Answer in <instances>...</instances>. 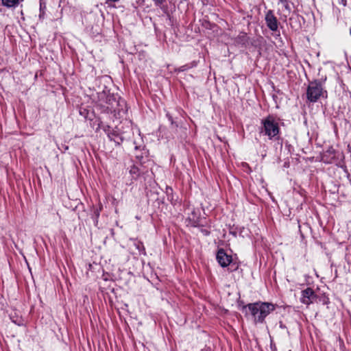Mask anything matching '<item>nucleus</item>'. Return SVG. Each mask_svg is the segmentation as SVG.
<instances>
[{"label": "nucleus", "instance_id": "nucleus-5", "mask_svg": "<svg viewBox=\"0 0 351 351\" xmlns=\"http://www.w3.org/2000/svg\"><path fill=\"white\" fill-rule=\"evenodd\" d=\"M186 221L188 222L187 226L192 227H202L204 226L202 219L200 217V212L198 209H193Z\"/></svg>", "mask_w": 351, "mask_h": 351}, {"label": "nucleus", "instance_id": "nucleus-2", "mask_svg": "<svg viewBox=\"0 0 351 351\" xmlns=\"http://www.w3.org/2000/svg\"><path fill=\"white\" fill-rule=\"evenodd\" d=\"M260 134L267 136L271 141L280 139V119L274 114H269L261 121Z\"/></svg>", "mask_w": 351, "mask_h": 351}, {"label": "nucleus", "instance_id": "nucleus-17", "mask_svg": "<svg viewBox=\"0 0 351 351\" xmlns=\"http://www.w3.org/2000/svg\"><path fill=\"white\" fill-rule=\"evenodd\" d=\"M46 8V5L44 3L40 2V17H43L45 14V10Z\"/></svg>", "mask_w": 351, "mask_h": 351}, {"label": "nucleus", "instance_id": "nucleus-3", "mask_svg": "<svg viewBox=\"0 0 351 351\" xmlns=\"http://www.w3.org/2000/svg\"><path fill=\"white\" fill-rule=\"evenodd\" d=\"M251 313L256 323H263L265 317L276 309V305L270 302H258L245 306Z\"/></svg>", "mask_w": 351, "mask_h": 351}, {"label": "nucleus", "instance_id": "nucleus-14", "mask_svg": "<svg viewBox=\"0 0 351 351\" xmlns=\"http://www.w3.org/2000/svg\"><path fill=\"white\" fill-rule=\"evenodd\" d=\"M101 210H102V205L101 204H99V208H95L93 209V213L92 217H93L95 224H97L98 223V219L99 217L100 212L101 211Z\"/></svg>", "mask_w": 351, "mask_h": 351}, {"label": "nucleus", "instance_id": "nucleus-8", "mask_svg": "<svg viewBox=\"0 0 351 351\" xmlns=\"http://www.w3.org/2000/svg\"><path fill=\"white\" fill-rule=\"evenodd\" d=\"M216 258L218 263L222 267H226L230 265L232 261L231 255H228L226 251L221 248L217 251Z\"/></svg>", "mask_w": 351, "mask_h": 351}, {"label": "nucleus", "instance_id": "nucleus-24", "mask_svg": "<svg viewBox=\"0 0 351 351\" xmlns=\"http://www.w3.org/2000/svg\"><path fill=\"white\" fill-rule=\"evenodd\" d=\"M341 3H342L343 5H346V0H341Z\"/></svg>", "mask_w": 351, "mask_h": 351}, {"label": "nucleus", "instance_id": "nucleus-4", "mask_svg": "<svg viewBox=\"0 0 351 351\" xmlns=\"http://www.w3.org/2000/svg\"><path fill=\"white\" fill-rule=\"evenodd\" d=\"M328 93L322 82L314 80L309 82L306 89V99L311 103H315L321 98H327Z\"/></svg>", "mask_w": 351, "mask_h": 351}, {"label": "nucleus", "instance_id": "nucleus-15", "mask_svg": "<svg viewBox=\"0 0 351 351\" xmlns=\"http://www.w3.org/2000/svg\"><path fill=\"white\" fill-rule=\"evenodd\" d=\"M103 130L108 136V137H112L114 136L113 131L114 130L111 129L109 125H105L103 127Z\"/></svg>", "mask_w": 351, "mask_h": 351}, {"label": "nucleus", "instance_id": "nucleus-7", "mask_svg": "<svg viewBox=\"0 0 351 351\" xmlns=\"http://www.w3.org/2000/svg\"><path fill=\"white\" fill-rule=\"evenodd\" d=\"M265 20L267 27L271 31L275 32L278 29V21L272 10L267 11Z\"/></svg>", "mask_w": 351, "mask_h": 351}, {"label": "nucleus", "instance_id": "nucleus-19", "mask_svg": "<svg viewBox=\"0 0 351 351\" xmlns=\"http://www.w3.org/2000/svg\"><path fill=\"white\" fill-rule=\"evenodd\" d=\"M193 66V65H191V66H189L188 64L183 65V66H180V68H178V71L179 72L185 71L188 70L189 68H191Z\"/></svg>", "mask_w": 351, "mask_h": 351}, {"label": "nucleus", "instance_id": "nucleus-13", "mask_svg": "<svg viewBox=\"0 0 351 351\" xmlns=\"http://www.w3.org/2000/svg\"><path fill=\"white\" fill-rule=\"evenodd\" d=\"M133 242H134L133 243L134 245L138 250V252L141 254H143L145 255L146 254V252H145V248L144 247V245H143V242H141V241H138L137 239H134Z\"/></svg>", "mask_w": 351, "mask_h": 351}, {"label": "nucleus", "instance_id": "nucleus-26", "mask_svg": "<svg viewBox=\"0 0 351 351\" xmlns=\"http://www.w3.org/2000/svg\"><path fill=\"white\" fill-rule=\"evenodd\" d=\"M350 35H351V28L350 29Z\"/></svg>", "mask_w": 351, "mask_h": 351}, {"label": "nucleus", "instance_id": "nucleus-10", "mask_svg": "<svg viewBox=\"0 0 351 351\" xmlns=\"http://www.w3.org/2000/svg\"><path fill=\"white\" fill-rule=\"evenodd\" d=\"M248 36L247 34L241 32L234 39V43L237 45H245L248 43Z\"/></svg>", "mask_w": 351, "mask_h": 351}, {"label": "nucleus", "instance_id": "nucleus-22", "mask_svg": "<svg viewBox=\"0 0 351 351\" xmlns=\"http://www.w3.org/2000/svg\"><path fill=\"white\" fill-rule=\"evenodd\" d=\"M166 190H167V196H168V199L170 200L172 202H173V195H171L170 197L169 193V191L171 193H172L173 189L171 187H167Z\"/></svg>", "mask_w": 351, "mask_h": 351}, {"label": "nucleus", "instance_id": "nucleus-23", "mask_svg": "<svg viewBox=\"0 0 351 351\" xmlns=\"http://www.w3.org/2000/svg\"><path fill=\"white\" fill-rule=\"evenodd\" d=\"M200 231L204 236H208L210 233V232L208 230L205 228H201Z\"/></svg>", "mask_w": 351, "mask_h": 351}, {"label": "nucleus", "instance_id": "nucleus-21", "mask_svg": "<svg viewBox=\"0 0 351 351\" xmlns=\"http://www.w3.org/2000/svg\"><path fill=\"white\" fill-rule=\"evenodd\" d=\"M280 2L283 4V6L285 7V8L286 10H290L289 1L287 0H282V1H280Z\"/></svg>", "mask_w": 351, "mask_h": 351}, {"label": "nucleus", "instance_id": "nucleus-18", "mask_svg": "<svg viewBox=\"0 0 351 351\" xmlns=\"http://www.w3.org/2000/svg\"><path fill=\"white\" fill-rule=\"evenodd\" d=\"M166 116L172 125H175L176 128L178 127V125L174 122L172 116L169 113H167Z\"/></svg>", "mask_w": 351, "mask_h": 351}, {"label": "nucleus", "instance_id": "nucleus-9", "mask_svg": "<svg viewBox=\"0 0 351 351\" xmlns=\"http://www.w3.org/2000/svg\"><path fill=\"white\" fill-rule=\"evenodd\" d=\"M336 157V151L332 147H330L327 150L324 152L322 155V160L324 163H332Z\"/></svg>", "mask_w": 351, "mask_h": 351}, {"label": "nucleus", "instance_id": "nucleus-12", "mask_svg": "<svg viewBox=\"0 0 351 351\" xmlns=\"http://www.w3.org/2000/svg\"><path fill=\"white\" fill-rule=\"evenodd\" d=\"M114 136L112 137H109V139L112 141H114L116 145H121L123 141V138L117 132L113 131Z\"/></svg>", "mask_w": 351, "mask_h": 351}, {"label": "nucleus", "instance_id": "nucleus-27", "mask_svg": "<svg viewBox=\"0 0 351 351\" xmlns=\"http://www.w3.org/2000/svg\"><path fill=\"white\" fill-rule=\"evenodd\" d=\"M271 351H277V350H276V348H275L274 350H271Z\"/></svg>", "mask_w": 351, "mask_h": 351}, {"label": "nucleus", "instance_id": "nucleus-20", "mask_svg": "<svg viewBox=\"0 0 351 351\" xmlns=\"http://www.w3.org/2000/svg\"><path fill=\"white\" fill-rule=\"evenodd\" d=\"M154 2L156 6L161 8L165 2V0H152Z\"/></svg>", "mask_w": 351, "mask_h": 351}, {"label": "nucleus", "instance_id": "nucleus-25", "mask_svg": "<svg viewBox=\"0 0 351 351\" xmlns=\"http://www.w3.org/2000/svg\"><path fill=\"white\" fill-rule=\"evenodd\" d=\"M86 112V110L84 109V111H80V114L83 115Z\"/></svg>", "mask_w": 351, "mask_h": 351}, {"label": "nucleus", "instance_id": "nucleus-1", "mask_svg": "<svg viewBox=\"0 0 351 351\" xmlns=\"http://www.w3.org/2000/svg\"><path fill=\"white\" fill-rule=\"evenodd\" d=\"M95 107L101 113L112 114L118 118L121 113H125L126 103L118 95L111 93L109 90H104L97 93V100Z\"/></svg>", "mask_w": 351, "mask_h": 351}, {"label": "nucleus", "instance_id": "nucleus-11", "mask_svg": "<svg viewBox=\"0 0 351 351\" xmlns=\"http://www.w3.org/2000/svg\"><path fill=\"white\" fill-rule=\"evenodd\" d=\"M129 173L131 176V183L130 184H132L134 180H136L139 178L140 175L141 173L140 169L138 167H136V165H132L130 167Z\"/></svg>", "mask_w": 351, "mask_h": 351}, {"label": "nucleus", "instance_id": "nucleus-6", "mask_svg": "<svg viewBox=\"0 0 351 351\" xmlns=\"http://www.w3.org/2000/svg\"><path fill=\"white\" fill-rule=\"evenodd\" d=\"M317 298V296L315 294L314 290L311 287H308L302 291L300 302L302 304L308 306L313 303Z\"/></svg>", "mask_w": 351, "mask_h": 351}, {"label": "nucleus", "instance_id": "nucleus-16", "mask_svg": "<svg viewBox=\"0 0 351 351\" xmlns=\"http://www.w3.org/2000/svg\"><path fill=\"white\" fill-rule=\"evenodd\" d=\"M147 156V152L144 151L141 154H136V158L140 162H143L144 157Z\"/></svg>", "mask_w": 351, "mask_h": 351}]
</instances>
